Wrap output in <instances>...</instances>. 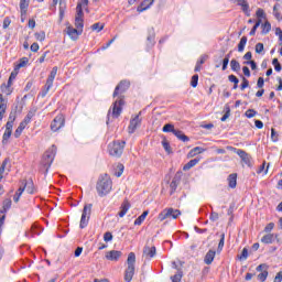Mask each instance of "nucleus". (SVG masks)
<instances>
[{
    "mask_svg": "<svg viewBox=\"0 0 282 282\" xmlns=\"http://www.w3.org/2000/svg\"><path fill=\"white\" fill-rule=\"evenodd\" d=\"M238 259L240 261H246V259H248V248L242 249L241 254L238 256Z\"/></svg>",
    "mask_w": 282,
    "mask_h": 282,
    "instance_id": "obj_43",
    "label": "nucleus"
},
{
    "mask_svg": "<svg viewBox=\"0 0 282 282\" xmlns=\"http://www.w3.org/2000/svg\"><path fill=\"white\" fill-rule=\"evenodd\" d=\"M63 127H65V117L63 115H58L52 121L51 130L58 131L59 129H63Z\"/></svg>",
    "mask_w": 282,
    "mask_h": 282,
    "instance_id": "obj_9",
    "label": "nucleus"
},
{
    "mask_svg": "<svg viewBox=\"0 0 282 282\" xmlns=\"http://www.w3.org/2000/svg\"><path fill=\"white\" fill-rule=\"evenodd\" d=\"M155 254H156L155 247L145 246L143 248V257H145V259H153V257H155Z\"/></svg>",
    "mask_w": 282,
    "mask_h": 282,
    "instance_id": "obj_15",
    "label": "nucleus"
},
{
    "mask_svg": "<svg viewBox=\"0 0 282 282\" xmlns=\"http://www.w3.org/2000/svg\"><path fill=\"white\" fill-rule=\"evenodd\" d=\"M32 118H34V111L31 110L28 112V115L25 116L23 121H21V123H23L25 127H28V124H30Z\"/></svg>",
    "mask_w": 282,
    "mask_h": 282,
    "instance_id": "obj_31",
    "label": "nucleus"
},
{
    "mask_svg": "<svg viewBox=\"0 0 282 282\" xmlns=\"http://www.w3.org/2000/svg\"><path fill=\"white\" fill-rule=\"evenodd\" d=\"M173 134L182 142H188L191 140L182 130H174Z\"/></svg>",
    "mask_w": 282,
    "mask_h": 282,
    "instance_id": "obj_25",
    "label": "nucleus"
},
{
    "mask_svg": "<svg viewBox=\"0 0 282 282\" xmlns=\"http://www.w3.org/2000/svg\"><path fill=\"white\" fill-rule=\"evenodd\" d=\"M246 43H248V37L242 36L238 44V52H243V50H246Z\"/></svg>",
    "mask_w": 282,
    "mask_h": 282,
    "instance_id": "obj_34",
    "label": "nucleus"
},
{
    "mask_svg": "<svg viewBox=\"0 0 282 282\" xmlns=\"http://www.w3.org/2000/svg\"><path fill=\"white\" fill-rule=\"evenodd\" d=\"M91 30L94 32H102V30H105V24L95 23L91 25Z\"/></svg>",
    "mask_w": 282,
    "mask_h": 282,
    "instance_id": "obj_41",
    "label": "nucleus"
},
{
    "mask_svg": "<svg viewBox=\"0 0 282 282\" xmlns=\"http://www.w3.org/2000/svg\"><path fill=\"white\" fill-rule=\"evenodd\" d=\"M247 87H250V82L246 77H242V83L240 85L241 91H243V89H247Z\"/></svg>",
    "mask_w": 282,
    "mask_h": 282,
    "instance_id": "obj_47",
    "label": "nucleus"
},
{
    "mask_svg": "<svg viewBox=\"0 0 282 282\" xmlns=\"http://www.w3.org/2000/svg\"><path fill=\"white\" fill-rule=\"evenodd\" d=\"M225 240H226V234H221L220 235V240H219V243H218V250H224Z\"/></svg>",
    "mask_w": 282,
    "mask_h": 282,
    "instance_id": "obj_52",
    "label": "nucleus"
},
{
    "mask_svg": "<svg viewBox=\"0 0 282 282\" xmlns=\"http://www.w3.org/2000/svg\"><path fill=\"white\" fill-rule=\"evenodd\" d=\"M25 127H26L25 124L20 122L19 127L14 132V138H21V133H23V129H25Z\"/></svg>",
    "mask_w": 282,
    "mask_h": 282,
    "instance_id": "obj_37",
    "label": "nucleus"
},
{
    "mask_svg": "<svg viewBox=\"0 0 282 282\" xmlns=\"http://www.w3.org/2000/svg\"><path fill=\"white\" fill-rule=\"evenodd\" d=\"M171 213H173V208L163 209L158 216L159 221H164V219L171 218Z\"/></svg>",
    "mask_w": 282,
    "mask_h": 282,
    "instance_id": "obj_18",
    "label": "nucleus"
},
{
    "mask_svg": "<svg viewBox=\"0 0 282 282\" xmlns=\"http://www.w3.org/2000/svg\"><path fill=\"white\" fill-rule=\"evenodd\" d=\"M35 39H36V41H41V42L45 41L44 31H41L40 33H35Z\"/></svg>",
    "mask_w": 282,
    "mask_h": 282,
    "instance_id": "obj_53",
    "label": "nucleus"
},
{
    "mask_svg": "<svg viewBox=\"0 0 282 282\" xmlns=\"http://www.w3.org/2000/svg\"><path fill=\"white\" fill-rule=\"evenodd\" d=\"M119 171L115 173L116 177H120L124 173V165H118Z\"/></svg>",
    "mask_w": 282,
    "mask_h": 282,
    "instance_id": "obj_59",
    "label": "nucleus"
},
{
    "mask_svg": "<svg viewBox=\"0 0 282 282\" xmlns=\"http://www.w3.org/2000/svg\"><path fill=\"white\" fill-rule=\"evenodd\" d=\"M256 270H257V272H263V271H268V264H265V263H262V264H260V265H258L257 268H256Z\"/></svg>",
    "mask_w": 282,
    "mask_h": 282,
    "instance_id": "obj_61",
    "label": "nucleus"
},
{
    "mask_svg": "<svg viewBox=\"0 0 282 282\" xmlns=\"http://www.w3.org/2000/svg\"><path fill=\"white\" fill-rule=\"evenodd\" d=\"M56 145H52L43 155L42 164L46 167V171L52 166L54 158H56Z\"/></svg>",
    "mask_w": 282,
    "mask_h": 282,
    "instance_id": "obj_6",
    "label": "nucleus"
},
{
    "mask_svg": "<svg viewBox=\"0 0 282 282\" xmlns=\"http://www.w3.org/2000/svg\"><path fill=\"white\" fill-rule=\"evenodd\" d=\"M271 140L272 142H279V132L274 128L271 129Z\"/></svg>",
    "mask_w": 282,
    "mask_h": 282,
    "instance_id": "obj_44",
    "label": "nucleus"
},
{
    "mask_svg": "<svg viewBox=\"0 0 282 282\" xmlns=\"http://www.w3.org/2000/svg\"><path fill=\"white\" fill-rule=\"evenodd\" d=\"M141 123H142V120H140V115H137V116L130 121V124H129V127H128L129 133H135V129H138V127H140Z\"/></svg>",
    "mask_w": 282,
    "mask_h": 282,
    "instance_id": "obj_11",
    "label": "nucleus"
},
{
    "mask_svg": "<svg viewBox=\"0 0 282 282\" xmlns=\"http://www.w3.org/2000/svg\"><path fill=\"white\" fill-rule=\"evenodd\" d=\"M199 153H204V149L200 147H196L189 151L188 158H195V155H199Z\"/></svg>",
    "mask_w": 282,
    "mask_h": 282,
    "instance_id": "obj_30",
    "label": "nucleus"
},
{
    "mask_svg": "<svg viewBox=\"0 0 282 282\" xmlns=\"http://www.w3.org/2000/svg\"><path fill=\"white\" fill-rule=\"evenodd\" d=\"M272 230H274V223H269V224L264 227V232H272Z\"/></svg>",
    "mask_w": 282,
    "mask_h": 282,
    "instance_id": "obj_58",
    "label": "nucleus"
},
{
    "mask_svg": "<svg viewBox=\"0 0 282 282\" xmlns=\"http://www.w3.org/2000/svg\"><path fill=\"white\" fill-rule=\"evenodd\" d=\"M66 32H67L68 36H69L73 41L78 40V36H80V34H83V30L74 29V26H68V28L66 29Z\"/></svg>",
    "mask_w": 282,
    "mask_h": 282,
    "instance_id": "obj_13",
    "label": "nucleus"
},
{
    "mask_svg": "<svg viewBox=\"0 0 282 282\" xmlns=\"http://www.w3.org/2000/svg\"><path fill=\"white\" fill-rule=\"evenodd\" d=\"M28 8H30V0H20L21 17L28 14Z\"/></svg>",
    "mask_w": 282,
    "mask_h": 282,
    "instance_id": "obj_21",
    "label": "nucleus"
},
{
    "mask_svg": "<svg viewBox=\"0 0 282 282\" xmlns=\"http://www.w3.org/2000/svg\"><path fill=\"white\" fill-rule=\"evenodd\" d=\"M275 35L279 36L280 45H282V30H281V28L275 29Z\"/></svg>",
    "mask_w": 282,
    "mask_h": 282,
    "instance_id": "obj_62",
    "label": "nucleus"
},
{
    "mask_svg": "<svg viewBox=\"0 0 282 282\" xmlns=\"http://www.w3.org/2000/svg\"><path fill=\"white\" fill-rule=\"evenodd\" d=\"M172 282H181L182 281V271H178L176 274L171 276Z\"/></svg>",
    "mask_w": 282,
    "mask_h": 282,
    "instance_id": "obj_51",
    "label": "nucleus"
},
{
    "mask_svg": "<svg viewBox=\"0 0 282 282\" xmlns=\"http://www.w3.org/2000/svg\"><path fill=\"white\" fill-rule=\"evenodd\" d=\"M11 135H12V131L6 130L2 137V144H8V140H10Z\"/></svg>",
    "mask_w": 282,
    "mask_h": 282,
    "instance_id": "obj_39",
    "label": "nucleus"
},
{
    "mask_svg": "<svg viewBox=\"0 0 282 282\" xmlns=\"http://www.w3.org/2000/svg\"><path fill=\"white\" fill-rule=\"evenodd\" d=\"M83 17H85V13H83V9H80V7H76L75 26L77 28V30H83V28L85 26Z\"/></svg>",
    "mask_w": 282,
    "mask_h": 282,
    "instance_id": "obj_10",
    "label": "nucleus"
},
{
    "mask_svg": "<svg viewBox=\"0 0 282 282\" xmlns=\"http://www.w3.org/2000/svg\"><path fill=\"white\" fill-rule=\"evenodd\" d=\"M177 186H180V177L175 176L170 184L171 195L177 191Z\"/></svg>",
    "mask_w": 282,
    "mask_h": 282,
    "instance_id": "obj_27",
    "label": "nucleus"
},
{
    "mask_svg": "<svg viewBox=\"0 0 282 282\" xmlns=\"http://www.w3.org/2000/svg\"><path fill=\"white\" fill-rule=\"evenodd\" d=\"M262 34H269L270 30H272V24L269 21H265L262 25Z\"/></svg>",
    "mask_w": 282,
    "mask_h": 282,
    "instance_id": "obj_35",
    "label": "nucleus"
},
{
    "mask_svg": "<svg viewBox=\"0 0 282 282\" xmlns=\"http://www.w3.org/2000/svg\"><path fill=\"white\" fill-rule=\"evenodd\" d=\"M162 147L166 151V153H171V143H169V140L164 139L162 141Z\"/></svg>",
    "mask_w": 282,
    "mask_h": 282,
    "instance_id": "obj_42",
    "label": "nucleus"
},
{
    "mask_svg": "<svg viewBox=\"0 0 282 282\" xmlns=\"http://www.w3.org/2000/svg\"><path fill=\"white\" fill-rule=\"evenodd\" d=\"M127 269L124 271V281L130 282L133 280V274H135V253L130 252L127 259Z\"/></svg>",
    "mask_w": 282,
    "mask_h": 282,
    "instance_id": "obj_3",
    "label": "nucleus"
},
{
    "mask_svg": "<svg viewBox=\"0 0 282 282\" xmlns=\"http://www.w3.org/2000/svg\"><path fill=\"white\" fill-rule=\"evenodd\" d=\"M215 250H209L204 259V262L206 263V265H210V263H213V261H215Z\"/></svg>",
    "mask_w": 282,
    "mask_h": 282,
    "instance_id": "obj_22",
    "label": "nucleus"
},
{
    "mask_svg": "<svg viewBox=\"0 0 282 282\" xmlns=\"http://www.w3.org/2000/svg\"><path fill=\"white\" fill-rule=\"evenodd\" d=\"M282 281V271L278 272L273 282H281Z\"/></svg>",
    "mask_w": 282,
    "mask_h": 282,
    "instance_id": "obj_64",
    "label": "nucleus"
},
{
    "mask_svg": "<svg viewBox=\"0 0 282 282\" xmlns=\"http://www.w3.org/2000/svg\"><path fill=\"white\" fill-rule=\"evenodd\" d=\"M26 192L29 193V195H34V192H35V188H34V182L30 181L28 182L26 181Z\"/></svg>",
    "mask_w": 282,
    "mask_h": 282,
    "instance_id": "obj_36",
    "label": "nucleus"
},
{
    "mask_svg": "<svg viewBox=\"0 0 282 282\" xmlns=\"http://www.w3.org/2000/svg\"><path fill=\"white\" fill-rule=\"evenodd\" d=\"M227 150L232 151L234 153L239 155V158L241 159V162H243V164H246L247 166H252V156H250V154H248V152H246L241 149L230 147V145L227 147Z\"/></svg>",
    "mask_w": 282,
    "mask_h": 282,
    "instance_id": "obj_7",
    "label": "nucleus"
},
{
    "mask_svg": "<svg viewBox=\"0 0 282 282\" xmlns=\"http://www.w3.org/2000/svg\"><path fill=\"white\" fill-rule=\"evenodd\" d=\"M149 215V212L145 210L142 213L141 216H139L135 220H134V226H142V221H144V219H147V216Z\"/></svg>",
    "mask_w": 282,
    "mask_h": 282,
    "instance_id": "obj_29",
    "label": "nucleus"
},
{
    "mask_svg": "<svg viewBox=\"0 0 282 282\" xmlns=\"http://www.w3.org/2000/svg\"><path fill=\"white\" fill-rule=\"evenodd\" d=\"M8 109V100L0 94V121L3 120L6 110Z\"/></svg>",
    "mask_w": 282,
    "mask_h": 282,
    "instance_id": "obj_16",
    "label": "nucleus"
},
{
    "mask_svg": "<svg viewBox=\"0 0 282 282\" xmlns=\"http://www.w3.org/2000/svg\"><path fill=\"white\" fill-rule=\"evenodd\" d=\"M154 0H143L141 4L138 7V12H144V10H149L151 6H153Z\"/></svg>",
    "mask_w": 282,
    "mask_h": 282,
    "instance_id": "obj_19",
    "label": "nucleus"
},
{
    "mask_svg": "<svg viewBox=\"0 0 282 282\" xmlns=\"http://www.w3.org/2000/svg\"><path fill=\"white\" fill-rule=\"evenodd\" d=\"M229 188H237V173H232L228 176Z\"/></svg>",
    "mask_w": 282,
    "mask_h": 282,
    "instance_id": "obj_26",
    "label": "nucleus"
},
{
    "mask_svg": "<svg viewBox=\"0 0 282 282\" xmlns=\"http://www.w3.org/2000/svg\"><path fill=\"white\" fill-rule=\"evenodd\" d=\"M122 257V251L111 250L106 253L108 261H118Z\"/></svg>",
    "mask_w": 282,
    "mask_h": 282,
    "instance_id": "obj_14",
    "label": "nucleus"
},
{
    "mask_svg": "<svg viewBox=\"0 0 282 282\" xmlns=\"http://www.w3.org/2000/svg\"><path fill=\"white\" fill-rule=\"evenodd\" d=\"M112 239H113V235H111L110 231H107V232L104 235V241L109 242V241H112Z\"/></svg>",
    "mask_w": 282,
    "mask_h": 282,
    "instance_id": "obj_55",
    "label": "nucleus"
},
{
    "mask_svg": "<svg viewBox=\"0 0 282 282\" xmlns=\"http://www.w3.org/2000/svg\"><path fill=\"white\" fill-rule=\"evenodd\" d=\"M245 116H246V118H254V116H257V110H254V109H248V110L245 112Z\"/></svg>",
    "mask_w": 282,
    "mask_h": 282,
    "instance_id": "obj_50",
    "label": "nucleus"
},
{
    "mask_svg": "<svg viewBox=\"0 0 282 282\" xmlns=\"http://www.w3.org/2000/svg\"><path fill=\"white\" fill-rule=\"evenodd\" d=\"M87 6H89V0H80V1L77 3V8L80 7V10H83V8H87Z\"/></svg>",
    "mask_w": 282,
    "mask_h": 282,
    "instance_id": "obj_54",
    "label": "nucleus"
},
{
    "mask_svg": "<svg viewBox=\"0 0 282 282\" xmlns=\"http://www.w3.org/2000/svg\"><path fill=\"white\" fill-rule=\"evenodd\" d=\"M276 237H279V235L268 234L261 238V242L262 243H274V238L276 239Z\"/></svg>",
    "mask_w": 282,
    "mask_h": 282,
    "instance_id": "obj_23",
    "label": "nucleus"
},
{
    "mask_svg": "<svg viewBox=\"0 0 282 282\" xmlns=\"http://www.w3.org/2000/svg\"><path fill=\"white\" fill-rule=\"evenodd\" d=\"M12 85L9 84H1L0 89L2 94H6V96H10L12 94Z\"/></svg>",
    "mask_w": 282,
    "mask_h": 282,
    "instance_id": "obj_28",
    "label": "nucleus"
},
{
    "mask_svg": "<svg viewBox=\"0 0 282 282\" xmlns=\"http://www.w3.org/2000/svg\"><path fill=\"white\" fill-rule=\"evenodd\" d=\"M256 17H258V19H265V11H263V9H258Z\"/></svg>",
    "mask_w": 282,
    "mask_h": 282,
    "instance_id": "obj_56",
    "label": "nucleus"
},
{
    "mask_svg": "<svg viewBox=\"0 0 282 282\" xmlns=\"http://www.w3.org/2000/svg\"><path fill=\"white\" fill-rule=\"evenodd\" d=\"M131 87V83L129 80H121L115 88L113 91V98L119 96V99H117L112 105V118H120V113H122V106L124 105V99L122 98V94L127 91Z\"/></svg>",
    "mask_w": 282,
    "mask_h": 282,
    "instance_id": "obj_1",
    "label": "nucleus"
},
{
    "mask_svg": "<svg viewBox=\"0 0 282 282\" xmlns=\"http://www.w3.org/2000/svg\"><path fill=\"white\" fill-rule=\"evenodd\" d=\"M91 204H86L84 206L83 213H82V218L79 223V228H87V224H89V217H91Z\"/></svg>",
    "mask_w": 282,
    "mask_h": 282,
    "instance_id": "obj_8",
    "label": "nucleus"
},
{
    "mask_svg": "<svg viewBox=\"0 0 282 282\" xmlns=\"http://www.w3.org/2000/svg\"><path fill=\"white\" fill-rule=\"evenodd\" d=\"M265 279H268V270H264L260 274H258V280L259 281L265 282Z\"/></svg>",
    "mask_w": 282,
    "mask_h": 282,
    "instance_id": "obj_48",
    "label": "nucleus"
},
{
    "mask_svg": "<svg viewBox=\"0 0 282 282\" xmlns=\"http://www.w3.org/2000/svg\"><path fill=\"white\" fill-rule=\"evenodd\" d=\"M130 208H131V204L129 203V200H124L120 207V212L118 214L119 217H124V215H127Z\"/></svg>",
    "mask_w": 282,
    "mask_h": 282,
    "instance_id": "obj_20",
    "label": "nucleus"
},
{
    "mask_svg": "<svg viewBox=\"0 0 282 282\" xmlns=\"http://www.w3.org/2000/svg\"><path fill=\"white\" fill-rule=\"evenodd\" d=\"M237 4L240 6L242 12H245L247 17H250V4L248 3V0H237Z\"/></svg>",
    "mask_w": 282,
    "mask_h": 282,
    "instance_id": "obj_17",
    "label": "nucleus"
},
{
    "mask_svg": "<svg viewBox=\"0 0 282 282\" xmlns=\"http://www.w3.org/2000/svg\"><path fill=\"white\" fill-rule=\"evenodd\" d=\"M12 206V200L10 198H7L3 200V210H1V213H6L7 210H9V208Z\"/></svg>",
    "mask_w": 282,
    "mask_h": 282,
    "instance_id": "obj_38",
    "label": "nucleus"
},
{
    "mask_svg": "<svg viewBox=\"0 0 282 282\" xmlns=\"http://www.w3.org/2000/svg\"><path fill=\"white\" fill-rule=\"evenodd\" d=\"M180 215H182V212L180 209L172 208V212L170 214V217H172V219H177V217H180Z\"/></svg>",
    "mask_w": 282,
    "mask_h": 282,
    "instance_id": "obj_45",
    "label": "nucleus"
},
{
    "mask_svg": "<svg viewBox=\"0 0 282 282\" xmlns=\"http://www.w3.org/2000/svg\"><path fill=\"white\" fill-rule=\"evenodd\" d=\"M56 74H58V67L54 66L46 79V84L44 88L42 89V93H41L42 98H45L50 93V90L52 89V87H54V78H56Z\"/></svg>",
    "mask_w": 282,
    "mask_h": 282,
    "instance_id": "obj_4",
    "label": "nucleus"
},
{
    "mask_svg": "<svg viewBox=\"0 0 282 282\" xmlns=\"http://www.w3.org/2000/svg\"><path fill=\"white\" fill-rule=\"evenodd\" d=\"M230 67L232 72H241V64L237 62V59H231L230 61Z\"/></svg>",
    "mask_w": 282,
    "mask_h": 282,
    "instance_id": "obj_32",
    "label": "nucleus"
},
{
    "mask_svg": "<svg viewBox=\"0 0 282 282\" xmlns=\"http://www.w3.org/2000/svg\"><path fill=\"white\" fill-rule=\"evenodd\" d=\"M163 133H174L175 132V126L173 123H166L163 129Z\"/></svg>",
    "mask_w": 282,
    "mask_h": 282,
    "instance_id": "obj_33",
    "label": "nucleus"
},
{
    "mask_svg": "<svg viewBox=\"0 0 282 282\" xmlns=\"http://www.w3.org/2000/svg\"><path fill=\"white\" fill-rule=\"evenodd\" d=\"M209 219L210 221H217L219 219V214L216 212H212Z\"/></svg>",
    "mask_w": 282,
    "mask_h": 282,
    "instance_id": "obj_60",
    "label": "nucleus"
},
{
    "mask_svg": "<svg viewBox=\"0 0 282 282\" xmlns=\"http://www.w3.org/2000/svg\"><path fill=\"white\" fill-rule=\"evenodd\" d=\"M228 80L229 83H234V85H239V78H237L235 75H229Z\"/></svg>",
    "mask_w": 282,
    "mask_h": 282,
    "instance_id": "obj_57",
    "label": "nucleus"
},
{
    "mask_svg": "<svg viewBox=\"0 0 282 282\" xmlns=\"http://www.w3.org/2000/svg\"><path fill=\"white\" fill-rule=\"evenodd\" d=\"M199 83V75H193L192 76V80H191V85L192 87H197V84Z\"/></svg>",
    "mask_w": 282,
    "mask_h": 282,
    "instance_id": "obj_49",
    "label": "nucleus"
},
{
    "mask_svg": "<svg viewBox=\"0 0 282 282\" xmlns=\"http://www.w3.org/2000/svg\"><path fill=\"white\" fill-rule=\"evenodd\" d=\"M124 144H127L124 141H113L108 145L109 154L113 158H120L122 151H124Z\"/></svg>",
    "mask_w": 282,
    "mask_h": 282,
    "instance_id": "obj_5",
    "label": "nucleus"
},
{
    "mask_svg": "<svg viewBox=\"0 0 282 282\" xmlns=\"http://www.w3.org/2000/svg\"><path fill=\"white\" fill-rule=\"evenodd\" d=\"M259 25H261V19H258V21L256 22V24L253 25V28L250 31V36H254L257 34V30L259 29Z\"/></svg>",
    "mask_w": 282,
    "mask_h": 282,
    "instance_id": "obj_40",
    "label": "nucleus"
},
{
    "mask_svg": "<svg viewBox=\"0 0 282 282\" xmlns=\"http://www.w3.org/2000/svg\"><path fill=\"white\" fill-rule=\"evenodd\" d=\"M25 186H28V181L22 180L21 186L19 187L18 192L13 196V202H15V204H18L19 199H21V195H23V193L25 192Z\"/></svg>",
    "mask_w": 282,
    "mask_h": 282,
    "instance_id": "obj_12",
    "label": "nucleus"
},
{
    "mask_svg": "<svg viewBox=\"0 0 282 282\" xmlns=\"http://www.w3.org/2000/svg\"><path fill=\"white\" fill-rule=\"evenodd\" d=\"M112 186L113 182H111V177L108 176V174H101L96 185L99 197H105V195H109V193H111Z\"/></svg>",
    "mask_w": 282,
    "mask_h": 282,
    "instance_id": "obj_2",
    "label": "nucleus"
},
{
    "mask_svg": "<svg viewBox=\"0 0 282 282\" xmlns=\"http://www.w3.org/2000/svg\"><path fill=\"white\" fill-rule=\"evenodd\" d=\"M10 162V159H4L1 166H0V175H3L6 173V166H8V163Z\"/></svg>",
    "mask_w": 282,
    "mask_h": 282,
    "instance_id": "obj_46",
    "label": "nucleus"
},
{
    "mask_svg": "<svg viewBox=\"0 0 282 282\" xmlns=\"http://www.w3.org/2000/svg\"><path fill=\"white\" fill-rule=\"evenodd\" d=\"M263 52V43L256 44V53L261 54Z\"/></svg>",
    "mask_w": 282,
    "mask_h": 282,
    "instance_id": "obj_63",
    "label": "nucleus"
},
{
    "mask_svg": "<svg viewBox=\"0 0 282 282\" xmlns=\"http://www.w3.org/2000/svg\"><path fill=\"white\" fill-rule=\"evenodd\" d=\"M199 158L193 159L191 160L188 163H186L183 166V171H191V169H193V166H197V164H199Z\"/></svg>",
    "mask_w": 282,
    "mask_h": 282,
    "instance_id": "obj_24",
    "label": "nucleus"
}]
</instances>
